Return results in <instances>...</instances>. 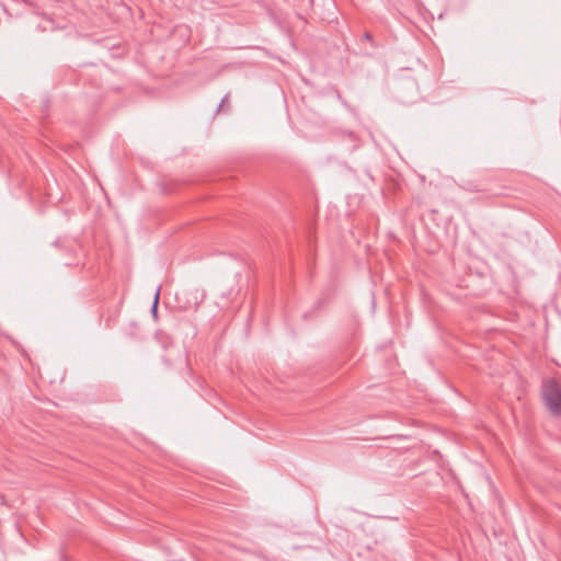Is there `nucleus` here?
Here are the masks:
<instances>
[{
    "label": "nucleus",
    "mask_w": 561,
    "mask_h": 561,
    "mask_svg": "<svg viewBox=\"0 0 561 561\" xmlns=\"http://www.w3.org/2000/svg\"><path fill=\"white\" fill-rule=\"evenodd\" d=\"M541 394L549 412L554 416L561 415V387L553 380L548 379L542 383Z\"/></svg>",
    "instance_id": "nucleus-1"
},
{
    "label": "nucleus",
    "mask_w": 561,
    "mask_h": 561,
    "mask_svg": "<svg viewBox=\"0 0 561 561\" xmlns=\"http://www.w3.org/2000/svg\"><path fill=\"white\" fill-rule=\"evenodd\" d=\"M205 298V293L203 290L196 289L193 294V298L187 300L184 308H196Z\"/></svg>",
    "instance_id": "nucleus-2"
},
{
    "label": "nucleus",
    "mask_w": 561,
    "mask_h": 561,
    "mask_svg": "<svg viewBox=\"0 0 561 561\" xmlns=\"http://www.w3.org/2000/svg\"><path fill=\"white\" fill-rule=\"evenodd\" d=\"M159 293H160V289L158 288L156 294H154V299H153V304H152V307H151V312H152L153 317H157Z\"/></svg>",
    "instance_id": "nucleus-3"
},
{
    "label": "nucleus",
    "mask_w": 561,
    "mask_h": 561,
    "mask_svg": "<svg viewBox=\"0 0 561 561\" xmlns=\"http://www.w3.org/2000/svg\"><path fill=\"white\" fill-rule=\"evenodd\" d=\"M227 100H228V95H225V96L222 98L221 102H220V103H219V105H218L217 112H219V111H220V108L224 106V104H226Z\"/></svg>",
    "instance_id": "nucleus-4"
},
{
    "label": "nucleus",
    "mask_w": 561,
    "mask_h": 561,
    "mask_svg": "<svg viewBox=\"0 0 561 561\" xmlns=\"http://www.w3.org/2000/svg\"><path fill=\"white\" fill-rule=\"evenodd\" d=\"M161 190L164 192V193H171L172 188L169 187V186H164V184L162 183L161 184Z\"/></svg>",
    "instance_id": "nucleus-5"
},
{
    "label": "nucleus",
    "mask_w": 561,
    "mask_h": 561,
    "mask_svg": "<svg viewBox=\"0 0 561 561\" xmlns=\"http://www.w3.org/2000/svg\"><path fill=\"white\" fill-rule=\"evenodd\" d=\"M365 38H366V39H370V38H371V34H370V33H368V32H366V33H365Z\"/></svg>",
    "instance_id": "nucleus-6"
}]
</instances>
